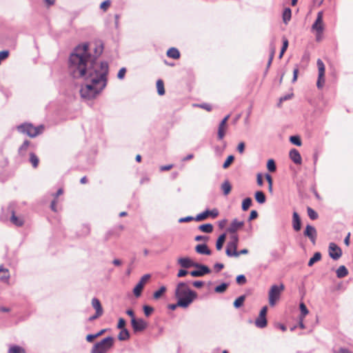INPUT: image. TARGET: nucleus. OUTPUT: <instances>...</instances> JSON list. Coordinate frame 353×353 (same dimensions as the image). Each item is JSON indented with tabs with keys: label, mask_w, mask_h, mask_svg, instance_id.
I'll return each mask as SVG.
<instances>
[{
	"label": "nucleus",
	"mask_w": 353,
	"mask_h": 353,
	"mask_svg": "<svg viewBox=\"0 0 353 353\" xmlns=\"http://www.w3.org/2000/svg\"><path fill=\"white\" fill-rule=\"evenodd\" d=\"M224 268V265L221 263H216L214 265V268L216 272L221 271Z\"/></svg>",
	"instance_id": "64"
},
{
	"label": "nucleus",
	"mask_w": 353,
	"mask_h": 353,
	"mask_svg": "<svg viewBox=\"0 0 353 353\" xmlns=\"http://www.w3.org/2000/svg\"><path fill=\"white\" fill-rule=\"evenodd\" d=\"M105 331H106V330L103 329V330H101V331H99V332H97V334H90V342H91L92 341L95 339L97 337L102 335Z\"/></svg>",
	"instance_id": "55"
},
{
	"label": "nucleus",
	"mask_w": 353,
	"mask_h": 353,
	"mask_svg": "<svg viewBox=\"0 0 353 353\" xmlns=\"http://www.w3.org/2000/svg\"><path fill=\"white\" fill-rule=\"evenodd\" d=\"M166 291V287L163 285L161 286L157 291L154 292L153 294V297L155 299H159L161 295L165 292Z\"/></svg>",
	"instance_id": "45"
},
{
	"label": "nucleus",
	"mask_w": 353,
	"mask_h": 353,
	"mask_svg": "<svg viewBox=\"0 0 353 353\" xmlns=\"http://www.w3.org/2000/svg\"><path fill=\"white\" fill-rule=\"evenodd\" d=\"M10 221L17 226H22L24 223L23 219L22 217L17 216L14 211H12Z\"/></svg>",
	"instance_id": "25"
},
{
	"label": "nucleus",
	"mask_w": 353,
	"mask_h": 353,
	"mask_svg": "<svg viewBox=\"0 0 353 353\" xmlns=\"http://www.w3.org/2000/svg\"><path fill=\"white\" fill-rule=\"evenodd\" d=\"M8 353H26V350L19 345H12L10 347Z\"/></svg>",
	"instance_id": "38"
},
{
	"label": "nucleus",
	"mask_w": 353,
	"mask_h": 353,
	"mask_svg": "<svg viewBox=\"0 0 353 353\" xmlns=\"http://www.w3.org/2000/svg\"><path fill=\"white\" fill-rule=\"evenodd\" d=\"M234 157L233 155L228 156L223 164V168H224V169L228 168L231 165V163L234 161Z\"/></svg>",
	"instance_id": "50"
},
{
	"label": "nucleus",
	"mask_w": 353,
	"mask_h": 353,
	"mask_svg": "<svg viewBox=\"0 0 353 353\" xmlns=\"http://www.w3.org/2000/svg\"><path fill=\"white\" fill-rule=\"evenodd\" d=\"M225 239H226L225 233L221 234L218 237L216 242V248L217 250H221L222 249L223 245L225 243Z\"/></svg>",
	"instance_id": "31"
},
{
	"label": "nucleus",
	"mask_w": 353,
	"mask_h": 353,
	"mask_svg": "<svg viewBox=\"0 0 353 353\" xmlns=\"http://www.w3.org/2000/svg\"><path fill=\"white\" fill-rule=\"evenodd\" d=\"M157 88L159 95H163L165 94L164 84L161 79H159L157 81Z\"/></svg>",
	"instance_id": "42"
},
{
	"label": "nucleus",
	"mask_w": 353,
	"mask_h": 353,
	"mask_svg": "<svg viewBox=\"0 0 353 353\" xmlns=\"http://www.w3.org/2000/svg\"><path fill=\"white\" fill-rule=\"evenodd\" d=\"M312 29L313 30L316 31L319 34H322L323 31V12H319L317 14L316 19L312 26Z\"/></svg>",
	"instance_id": "15"
},
{
	"label": "nucleus",
	"mask_w": 353,
	"mask_h": 353,
	"mask_svg": "<svg viewBox=\"0 0 353 353\" xmlns=\"http://www.w3.org/2000/svg\"><path fill=\"white\" fill-rule=\"evenodd\" d=\"M17 130L19 132L26 134L30 137L34 138L43 132L44 126L43 125H40L35 127L31 123H26L17 126Z\"/></svg>",
	"instance_id": "3"
},
{
	"label": "nucleus",
	"mask_w": 353,
	"mask_h": 353,
	"mask_svg": "<svg viewBox=\"0 0 353 353\" xmlns=\"http://www.w3.org/2000/svg\"><path fill=\"white\" fill-rule=\"evenodd\" d=\"M225 130L218 128L217 137L219 140H222L225 137Z\"/></svg>",
	"instance_id": "58"
},
{
	"label": "nucleus",
	"mask_w": 353,
	"mask_h": 353,
	"mask_svg": "<svg viewBox=\"0 0 353 353\" xmlns=\"http://www.w3.org/2000/svg\"><path fill=\"white\" fill-rule=\"evenodd\" d=\"M221 188L223 191V194L226 196L229 194V193L232 190V185L229 181L226 180L221 184Z\"/></svg>",
	"instance_id": "33"
},
{
	"label": "nucleus",
	"mask_w": 353,
	"mask_h": 353,
	"mask_svg": "<svg viewBox=\"0 0 353 353\" xmlns=\"http://www.w3.org/2000/svg\"><path fill=\"white\" fill-rule=\"evenodd\" d=\"M167 56L168 57H170V58H172V59H177L180 57V52L179 51L178 49L175 48H170L168 51H167Z\"/></svg>",
	"instance_id": "28"
},
{
	"label": "nucleus",
	"mask_w": 353,
	"mask_h": 353,
	"mask_svg": "<svg viewBox=\"0 0 353 353\" xmlns=\"http://www.w3.org/2000/svg\"><path fill=\"white\" fill-rule=\"evenodd\" d=\"M30 145V142L28 140L23 141L22 145L19 147L18 150V153L21 156H24L26 154V152Z\"/></svg>",
	"instance_id": "27"
},
{
	"label": "nucleus",
	"mask_w": 353,
	"mask_h": 353,
	"mask_svg": "<svg viewBox=\"0 0 353 353\" xmlns=\"http://www.w3.org/2000/svg\"><path fill=\"white\" fill-rule=\"evenodd\" d=\"M143 312L146 316H150L151 314L154 312V308L150 305H143Z\"/></svg>",
	"instance_id": "52"
},
{
	"label": "nucleus",
	"mask_w": 353,
	"mask_h": 353,
	"mask_svg": "<svg viewBox=\"0 0 353 353\" xmlns=\"http://www.w3.org/2000/svg\"><path fill=\"white\" fill-rule=\"evenodd\" d=\"M288 39H283V46H282V48L281 49V52H280V54H279V58L280 59L283 57L284 52H285V50L288 48Z\"/></svg>",
	"instance_id": "53"
},
{
	"label": "nucleus",
	"mask_w": 353,
	"mask_h": 353,
	"mask_svg": "<svg viewBox=\"0 0 353 353\" xmlns=\"http://www.w3.org/2000/svg\"><path fill=\"white\" fill-rule=\"evenodd\" d=\"M254 198H255L256 201L260 204L264 203L266 201V197H265L264 192L261 190L256 191L255 192Z\"/></svg>",
	"instance_id": "29"
},
{
	"label": "nucleus",
	"mask_w": 353,
	"mask_h": 353,
	"mask_svg": "<svg viewBox=\"0 0 353 353\" xmlns=\"http://www.w3.org/2000/svg\"><path fill=\"white\" fill-rule=\"evenodd\" d=\"M336 276L339 279L343 278L346 276L348 274V270L345 268V265H341L337 270H336Z\"/></svg>",
	"instance_id": "30"
},
{
	"label": "nucleus",
	"mask_w": 353,
	"mask_h": 353,
	"mask_svg": "<svg viewBox=\"0 0 353 353\" xmlns=\"http://www.w3.org/2000/svg\"><path fill=\"white\" fill-rule=\"evenodd\" d=\"M228 287V283H222L221 285L215 287L214 292L216 293H223L227 290Z\"/></svg>",
	"instance_id": "44"
},
{
	"label": "nucleus",
	"mask_w": 353,
	"mask_h": 353,
	"mask_svg": "<svg viewBox=\"0 0 353 353\" xmlns=\"http://www.w3.org/2000/svg\"><path fill=\"white\" fill-rule=\"evenodd\" d=\"M267 319L266 316H261L260 314L255 320V325L259 328H264L267 326Z\"/></svg>",
	"instance_id": "24"
},
{
	"label": "nucleus",
	"mask_w": 353,
	"mask_h": 353,
	"mask_svg": "<svg viewBox=\"0 0 353 353\" xmlns=\"http://www.w3.org/2000/svg\"><path fill=\"white\" fill-rule=\"evenodd\" d=\"M92 46L93 53L90 52V99L97 97L106 87L109 71L107 61H101L99 65L95 63L103 52V41L99 39H94Z\"/></svg>",
	"instance_id": "1"
},
{
	"label": "nucleus",
	"mask_w": 353,
	"mask_h": 353,
	"mask_svg": "<svg viewBox=\"0 0 353 353\" xmlns=\"http://www.w3.org/2000/svg\"><path fill=\"white\" fill-rule=\"evenodd\" d=\"M290 142L297 146L301 145V141L299 136H291L290 137Z\"/></svg>",
	"instance_id": "51"
},
{
	"label": "nucleus",
	"mask_w": 353,
	"mask_h": 353,
	"mask_svg": "<svg viewBox=\"0 0 353 353\" xmlns=\"http://www.w3.org/2000/svg\"><path fill=\"white\" fill-rule=\"evenodd\" d=\"M195 251L200 254L210 255L212 254L211 250L205 243L198 244L195 247Z\"/></svg>",
	"instance_id": "22"
},
{
	"label": "nucleus",
	"mask_w": 353,
	"mask_h": 353,
	"mask_svg": "<svg viewBox=\"0 0 353 353\" xmlns=\"http://www.w3.org/2000/svg\"><path fill=\"white\" fill-rule=\"evenodd\" d=\"M111 1L110 0H105L102 2L100 5V8L104 11H105L110 6Z\"/></svg>",
	"instance_id": "56"
},
{
	"label": "nucleus",
	"mask_w": 353,
	"mask_h": 353,
	"mask_svg": "<svg viewBox=\"0 0 353 353\" xmlns=\"http://www.w3.org/2000/svg\"><path fill=\"white\" fill-rule=\"evenodd\" d=\"M245 295H241L239 296L234 301V307L235 308H239L241 307L245 300Z\"/></svg>",
	"instance_id": "41"
},
{
	"label": "nucleus",
	"mask_w": 353,
	"mask_h": 353,
	"mask_svg": "<svg viewBox=\"0 0 353 353\" xmlns=\"http://www.w3.org/2000/svg\"><path fill=\"white\" fill-rule=\"evenodd\" d=\"M193 220H194V217L191 216H188L179 219V223H184V222H189V221H193Z\"/></svg>",
	"instance_id": "61"
},
{
	"label": "nucleus",
	"mask_w": 353,
	"mask_h": 353,
	"mask_svg": "<svg viewBox=\"0 0 353 353\" xmlns=\"http://www.w3.org/2000/svg\"><path fill=\"white\" fill-rule=\"evenodd\" d=\"M289 156H290V159L295 164H297V165L301 164V162H302L301 156L299 152L296 149H295V148L292 149L290 151Z\"/></svg>",
	"instance_id": "19"
},
{
	"label": "nucleus",
	"mask_w": 353,
	"mask_h": 353,
	"mask_svg": "<svg viewBox=\"0 0 353 353\" xmlns=\"http://www.w3.org/2000/svg\"><path fill=\"white\" fill-rule=\"evenodd\" d=\"M291 9L290 8H285L283 12V21L285 24H287L291 19Z\"/></svg>",
	"instance_id": "35"
},
{
	"label": "nucleus",
	"mask_w": 353,
	"mask_h": 353,
	"mask_svg": "<svg viewBox=\"0 0 353 353\" xmlns=\"http://www.w3.org/2000/svg\"><path fill=\"white\" fill-rule=\"evenodd\" d=\"M267 168L271 172H274L276 171V163H275V161H274V159H271L268 161Z\"/></svg>",
	"instance_id": "43"
},
{
	"label": "nucleus",
	"mask_w": 353,
	"mask_h": 353,
	"mask_svg": "<svg viewBox=\"0 0 353 353\" xmlns=\"http://www.w3.org/2000/svg\"><path fill=\"white\" fill-rule=\"evenodd\" d=\"M316 65L319 70L318 80L316 82V86L319 89H321L323 87L325 83V65L323 61L319 59L316 61Z\"/></svg>",
	"instance_id": "8"
},
{
	"label": "nucleus",
	"mask_w": 353,
	"mask_h": 353,
	"mask_svg": "<svg viewBox=\"0 0 353 353\" xmlns=\"http://www.w3.org/2000/svg\"><path fill=\"white\" fill-rule=\"evenodd\" d=\"M99 343H102L108 350L111 348L114 344V338L112 336H108L102 339Z\"/></svg>",
	"instance_id": "26"
},
{
	"label": "nucleus",
	"mask_w": 353,
	"mask_h": 353,
	"mask_svg": "<svg viewBox=\"0 0 353 353\" xmlns=\"http://www.w3.org/2000/svg\"><path fill=\"white\" fill-rule=\"evenodd\" d=\"M230 118V114H228L227 116H225L222 120L220 122L219 125V128H223V129H225L226 128V124H227V121L228 120V119Z\"/></svg>",
	"instance_id": "54"
},
{
	"label": "nucleus",
	"mask_w": 353,
	"mask_h": 353,
	"mask_svg": "<svg viewBox=\"0 0 353 353\" xmlns=\"http://www.w3.org/2000/svg\"><path fill=\"white\" fill-rule=\"evenodd\" d=\"M321 259V254L319 252H315L312 258L309 260L308 266L311 267L314 263L320 261Z\"/></svg>",
	"instance_id": "39"
},
{
	"label": "nucleus",
	"mask_w": 353,
	"mask_h": 353,
	"mask_svg": "<svg viewBox=\"0 0 353 353\" xmlns=\"http://www.w3.org/2000/svg\"><path fill=\"white\" fill-rule=\"evenodd\" d=\"M244 225L243 221H239L236 219H234L230 223V226L227 228V232L232 234L235 233Z\"/></svg>",
	"instance_id": "17"
},
{
	"label": "nucleus",
	"mask_w": 353,
	"mask_h": 353,
	"mask_svg": "<svg viewBox=\"0 0 353 353\" xmlns=\"http://www.w3.org/2000/svg\"><path fill=\"white\" fill-rule=\"evenodd\" d=\"M284 288L283 284H281L280 285H273L271 287L268 293V299L270 306L273 307L276 305Z\"/></svg>",
	"instance_id": "4"
},
{
	"label": "nucleus",
	"mask_w": 353,
	"mask_h": 353,
	"mask_svg": "<svg viewBox=\"0 0 353 353\" xmlns=\"http://www.w3.org/2000/svg\"><path fill=\"white\" fill-rule=\"evenodd\" d=\"M292 228L296 232L300 231L301 229V218L296 212H294L292 214Z\"/></svg>",
	"instance_id": "20"
},
{
	"label": "nucleus",
	"mask_w": 353,
	"mask_h": 353,
	"mask_svg": "<svg viewBox=\"0 0 353 353\" xmlns=\"http://www.w3.org/2000/svg\"><path fill=\"white\" fill-rule=\"evenodd\" d=\"M192 290L190 289V288L188 286L187 283L184 282H180L177 284L175 292H174V296L176 298L186 296L188 295V291Z\"/></svg>",
	"instance_id": "12"
},
{
	"label": "nucleus",
	"mask_w": 353,
	"mask_h": 353,
	"mask_svg": "<svg viewBox=\"0 0 353 353\" xmlns=\"http://www.w3.org/2000/svg\"><path fill=\"white\" fill-rule=\"evenodd\" d=\"M245 150V143L243 142H240L237 146V150L239 153H243Z\"/></svg>",
	"instance_id": "63"
},
{
	"label": "nucleus",
	"mask_w": 353,
	"mask_h": 353,
	"mask_svg": "<svg viewBox=\"0 0 353 353\" xmlns=\"http://www.w3.org/2000/svg\"><path fill=\"white\" fill-rule=\"evenodd\" d=\"M30 162L34 168H37L39 163V157L33 152L30 153Z\"/></svg>",
	"instance_id": "37"
},
{
	"label": "nucleus",
	"mask_w": 353,
	"mask_h": 353,
	"mask_svg": "<svg viewBox=\"0 0 353 353\" xmlns=\"http://www.w3.org/2000/svg\"><path fill=\"white\" fill-rule=\"evenodd\" d=\"M303 234L305 236L307 237L313 244H315L317 237V232L314 226L307 225L303 232Z\"/></svg>",
	"instance_id": "13"
},
{
	"label": "nucleus",
	"mask_w": 353,
	"mask_h": 353,
	"mask_svg": "<svg viewBox=\"0 0 353 353\" xmlns=\"http://www.w3.org/2000/svg\"><path fill=\"white\" fill-rule=\"evenodd\" d=\"M81 96L83 99H87L88 97V84L85 85L80 90Z\"/></svg>",
	"instance_id": "48"
},
{
	"label": "nucleus",
	"mask_w": 353,
	"mask_h": 353,
	"mask_svg": "<svg viewBox=\"0 0 353 353\" xmlns=\"http://www.w3.org/2000/svg\"><path fill=\"white\" fill-rule=\"evenodd\" d=\"M91 305L95 310V313L93 315L90 316V321L96 320L103 314V308L100 301L97 298L94 297L92 299Z\"/></svg>",
	"instance_id": "6"
},
{
	"label": "nucleus",
	"mask_w": 353,
	"mask_h": 353,
	"mask_svg": "<svg viewBox=\"0 0 353 353\" xmlns=\"http://www.w3.org/2000/svg\"><path fill=\"white\" fill-rule=\"evenodd\" d=\"M257 216H258V212L256 210H252L250 214L248 220L249 221L254 220V219H256Z\"/></svg>",
	"instance_id": "62"
},
{
	"label": "nucleus",
	"mask_w": 353,
	"mask_h": 353,
	"mask_svg": "<svg viewBox=\"0 0 353 353\" xmlns=\"http://www.w3.org/2000/svg\"><path fill=\"white\" fill-rule=\"evenodd\" d=\"M125 323H126V322H125V319L123 318H120L118 321L117 328L120 329V330H123V328H125Z\"/></svg>",
	"instance_id": "57"
},
{
	"label": "nucleus",
	"mask_w": 353,
	"mask_h": 353,
	"mask_svg": "<svg viewBox=\"0 0 353 353\" xmlns=\"http://www.w3.org/2000/svg\"><path fill=\"white\" fill-rule=\"evenodd\" d=\"M252 203V200L250 197H247L245 199H243L241 205L242 210L243 211H247L251 206Z\"/></svg>",
	"instance_id": "40"
},
{
	"label": "nucleus",
	"mask_w": 353,
	"mask_h": 353,
	"mask_svg": "<svg viewBox=\"0 0 353 353\" xmlns=\"http://www.w3.org/2000/svg\"><path fill=\"white\" fill-rule=\"evenodd\" d=\"M131 325L134 332H142L148 327V323L143 319H136L133 317L131 319Z\"/></svg>",
	"instance_id": "9"
},
{
	"label": "nucleus",
	"mask_w": 353,
	"mask_h": 353,
	"mask_svg": "<svg viewBox=\"0 0 353 353\" xmlns=\"http://www.w3.org/2000/svg\"><path fill=\"white\" fill-rule=\"evenodd\" d=\"M239 241V236L237 234H232L230 236V241L228 242L226 246V254L228 250H229L230 252H235L237 250Z\"/></svg>",
	"instance_id": "16"
},
{
	"label": "nucleus",
	"mask_w": 353,
	"mask_h": 353,
	"mask_svg": "<svg viewBox=\"0 0 353 353\" xmlns=\"http://www.w3.org/2000/svg\"><path fill=\"white\" fill-rule=\"evenodd\" d=\"M209 237L208 236L198 235L194 237L196 241H207Z\"/></svg>",
	"instance_id": "59"
},
{
	"label": "nucleus",
	"mask_w": 353,
	"mask_h": 353,
	"mask_svg": "<svg viewBox=\"0 0 353 353\" xmlns=\"http://www.w3.org/2000/svg\"><path fill=\"white\" fill-rule=\"evenodd\" d=\"M125 72H126V69L125 68H121L117 74L118 79H123L124 76L125 74Z\"/></svg>",
	"instance_id": "60"
},
{
	"label": "nucleus",
	"mask_w": 353,
	"mask_h": 353,
	"mask_svg": "<svg viewBox=\"0 0 353 353\" xmlns=\"http://www.w3.org/2000/svg\"><path fill=\"white\" fill-rule=\"evenodd\" d=\"M219 215V211L217 209L214 208L212 210H206L203 212L197 214L194 217V221H201L206 219L208 216H212V218H216Z\"/></svg>",
	"instance_id": "11"
},
{
	"label": "nucleus",
	"mask_w": 353,
	"mask_h": 353,
	"mask_svg": "<svg viewBox=\"0 0 353 353\" xmlns=\"http://www.w3.org/2000/svg\"><path fill=\"white\" fill-rule=\"evenodd\" d=\"M198 228L205 233H211L213 231V225L211 223L202 224Z\"/></svg>",
	"instance_id": "34"
},
{
	"label": "nucleus",
	"mask_w": 353,
	"mask_h": 353,
	"mask_svg": "<svg viewBox=\"0 0 353 353\" xmlns=\"http://www.w3.org/2000/svg\"><path fill=\"white\" fill-rule=\"evenodd\" d=\"M88 62V44L77 46L69 58V70L74 78H81L87 72Z\"/></svg>",
	"instance_id": "2"
},
{
	"label": "nucleus",
	"mask_w": 353,
	"mask_h": 353,
	"mask_svg": "<svg viewBox=\"0 0 353 353\" xmlns=\"http://www.w3.org/2000/svg\"><path fill=\"white\" fill-rule=\"evenodd\" d=\"M108 350L102 345V343L98 342L92 347L91 353H105Z\"/></svg>",
	"instance_id": "23"
},
{
	"label": "nucleus",
	"mask_w": 353,
	"mask_h": 353,
	"mask_svg": "<svg viewBox=\"0 0 353 353\" xmlns=\"http://www.w3.org/2000/svg\"><path fill=\"white\" fill-rule=\"evenodd\" d=\"M307 215L312 220H315L318 218V214L312 208L307 207Z\"/></svg>",
	"instance_id": "47"
},
{
	"label": "nucleus",
	"mask_w": 353,
	"mask_h": 353,
	"mask_svg": "<svg viewBox=\"0 0 353 353\" xmlns=\"http://www.w3.org/2000/svg\"><path fill=\"white\" fill-rule=\"evenodd\" d=\"M248 253V249H243V250H241L240 251L236 250V251L232 252H230L229 250H228L227 256L229 257H239L240 256V254H246Z\"/></svg>",
	"instance_id": "36"
},
{
	"label": "nucleus",
	"mask_w": 353,
	"mask_h": 353,
	"mask_svg": "<svg viewBox=\"0 0 353 353\" xmlns=\"http://www.w3.org/2000/svg\"><path fill=\"white\" fill-rule=\"evenodd\" d=\"M194 268L196 270L190 272V274L194 277H201L211 272V270L205 265L196 263Z\"/></svg>",
	"instance_id": "7"
},
{
	"label": "nucleus",
	"mask_w": 353,
	"mask_h": 353,
	"mask_svg": "<svg viewBox=\"0 0 353 353\" xmlns=\"http://www.w3.org/2000/svg\"><path fill=\"white\" fill-rule=\"evenodd\" d=\"M150 274H146L141 278L139 283L133 289V293L136 297H139L141 296L144 285L150 279Z\"/></svg>",
	"instance_id": "10"
},
{
	"label": "nucleus",
	"mask_w": 353,
	"mask_h": 353,
	"mask_svg": "<svg viewBox=\"0 0 353 353\" xmlns=\"http://www.w3.org/2000/svg\"><path fill=\"white\" fill-rule=\"evenodd\" d=\"M188 295L177 297V305L183 308L188 307L197 297V294L193 290H189Z\"/></svg>",
	"instance_id": "5"
},
{
	"label": "nucleus",
	"mask_w": 353,
	"mask_h": 353,
	"mask_svg": "<svg viewBox=\"0 0 353 353\" xmlns=\"http://www.w3.org/2000/svg\"><path fill=\"white\" fill-rule=\"evenodd\" d=\"M130 336L129 331L126 328H123L118 334V339L121 341H127L130 339Z\"/></svg>",
	"instance_id": "32"
},
{
	"label": "nucleus",
	"mask_w": 353,
	"mask_h": 353,
	"mask_svg": "<svg viewBox=\"0 0 353 353\" xmlns=\"http://www.w3.org/2000/svg\"><path fill=\"white\" fill-rule=\"evenodd\" d=\"M0 281L8 284L10 279V272L8 269L5 268L2 265H0Z\"/></svg>",
	"instance_id": "21"
},
{
	"label": "nucleus",
	"mask_w": 353,
	"mask_h": 353,
	"mask_svg": "<svg viewBox=\"0 0 353 353\" xmlns=\"http://www.w3.org/2000/svg\"><path fill=\"white\" fill-rule=\"evenodd\" d=\"M236 282L237 284L243 285L247 282L246 277L243 274H239L236 278Z\"/></svg>",
	"instance_id": "49"
},
{
	"label": "nucleus",
	"mask_w": 353,
	"mask_h": 353,
	"mask_svg": "<svg viewBox=\"0 0 353 353\" xmlns=\"http://www.w3.org/2000/svg\"><path fill=\"white\" fill-rule=\"evenodd\" d=\"M299 308H300V311H301L300 317L305 318V316L309 313V310H307V308L304 303H300Z\"/></svg>",
	"instance_id": "46"
},
{
	"label": "nucleus",
	"mask_w": 353,
	"mask_h": 353,
	"mask_svg": "<svg viewBox=\"0 0 353 353\" xmlns=\"http://www.w3.org/2000/svg\"><path fill=\"white\" fill-rule=\"evenodd\" d=\"M178 264H179L183 268L188 269L192 267L195 266L196 263L194 262L189 257H183V258H179L177 261Z\"/></svg>",
	"instance_id": "18"
},
{
	"label": "nucleus",
	"mask_w": 353,
	"mask_h": 353,
	"mask_svg": "<svg viewBox=\"0 0 353 353\" xmlns=\"http://www.w3.org/2000/svg\"><path fill=\"white\" fill-rule=\"evenodd\" d=\"M329 255L334 259H339L342 255L341 249L334 243H330L329 245Z\"/></svg>",
	"instance_id": "14"
}]
</instances>
